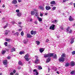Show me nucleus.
Instances as JSON below:
<instances>
[{"label": "nucleus", "mask_w": 75, "mask_h": 75, "mask_svg": "<svg viewBox=\"0 0 75 75\" xmlns=\"http://www.w3.org/2000/svg\"><path fill=\"white\" fill-rule=\"evenodd\" d=\"M8 34V31H7V30H6V32L5 33V35H7Z\"/></svg>", "instance_id": "f704fd0d"}, {"label": "nucleus", "mask_w": 75, "mask_h": 75, "mask_svg": "<svg viewBox=\"0 0 75 75\" xmlns=\"http://www.w3.org/2000/svg\"><path fill=\"white\" fill-rule=\"evenodd\" d=\"M7 59H11V57H7Z\"/></svg>", "instance_id": "a18cd8bd"}, {"label": "nucleus", "mask_w": 75, "mask_h": 75, "mask_svg": "<svg viewBox=\"0 0 75 75\" xmlns=\"http://www.w3.org/2000/svg\"><path fill=\"white\" fill-rule=\"evenodd\" d=\"M16 13H19L20 12V10L19 9H17L16 10Z\"/></svg>", "instance_id": "79ce46f5"}, {"label": "nucleus", "mask_w": 75, "mask_h": 75, "mask_svg": "<svg viewBox=\"0 0 75 75\" xmlns=\"http://www.w3.org/2000/svg\"><path fill=\"white\" fill-rule=\"evenodd\" d=\"M73 4V2H71L70 3V5H72V4Z\"/></svg>", "instance_id": "e2e57ef3"}, {"label": "nucleus", "mask_w": 75, "mask_h": 75, "mask_svg": "<svg viewBox=\"0 0 75 75\" xmlns=\"http://www.w3.org/2000/svg\"><path fill=\"white\" fill-rule=\"evenodd\" d=\"M56 9V7H54L52 8V11H54V10H55Z\"/></svg>", "instance_id": "2f4dec72"}, {"label": "nucleus", "mask_w": 75, "mask_h": 75, "mask_svg": "<svg viewBox=\"0 0 75 75\" xmlns=\"http://www.w3.org/2000/svg\"><path fill=\"white\" fill-rule=\"evenodd\" d=\"M3 63L4 65H6L7 64V60H3Z\"/></svg>", "instance_id": "1a4fd4ad"}, {"label": "nucleus", "mask_w": 75, "mask_h": 75, "mask_svg": "<svg viewBox=\"0 0 75 75\" xmlns=\"http://www.w3.org/2000/svg\"><path fill=\"white\" fill-rule=\"evenodd\" d=\"M67 31H69V33H72V30L71 29H70V27H68L67 29Z\"/></svg>", "instance_id": "7ed1b4c3"}, {"label": "nucleus", "mask_w": 75, "mask_h": 75, "mask_svg": "<svg viewBox=\"0 0 75 75\" xmlns=\"http://www.w3.org/2000/svg\"><path fill=\"white\" fill-rule=\"evenodd\" d=\"M45 8L46 10H50V9H51V7L49 6H47L45 7Z\"/></svg>", "instance_id": "9d476101"}, {"label": "nucleus", "mask_w": 75, "mask_h": 75, "mask_svg": "<svg viewBox=\"0 0 75 75\" xmlns=\"http://www.w3.org/2000/svg\"><path fill=\"white\" fill-rule=\"evenodd\" d=\"M28 42V40H23V42L24 44H26Z\"/></svg>", "instance_id": "dca6fc26"}, {"label": "nucleus", "mask_w": 75, "mask_h": 75, "mask_svg": "<svg viewBox=\"0 0 75 75\" xmlns=\"http://www.w3.org/2000/svg\"><path fill=\"white\" fill-rule=\"evenodd\" d=\"M19 3H21L22 1V0H18Z\"/></svg>", "instance_id": "49530a36"}, {"label": "nucleus", "mask_w": 75, "mask_h": 75, "mask_svg": "<svg viewBox=\"0 0 75 75\" xmlns=\"http://www.w3.org/2000/svg\"><path fill=\"white\" fill-rule=\"evenodd\" d=\"M18 73H16L15 75H19Z\"/></svg>", "instance_id": "774afa93"}, {"label": "nucleus", "mask_w": 75, "mask_h": 75, "mask_svg": "<svg viewBox=\"0 0 75 75\" xmlns=\"http://www.w3.org/2000/svg\"><path fill=\"white\" fill-rule=\"evenodd\" d=\"M72 55H75V51H73L72 52Z\"/></svg>", "instance_id": "58836bf2"}, {"label": "nucleus", "mask_w": 75, "mask_h": 75, "mask_svg": "<svg viewBox=\"0 0 75 75\" xmlns=\"http://www.w3.org/2000/svg\"><path fill=\"white\" fill-rule=\"evenodd\" d=\"M47 14H48V13H46L45 14V16H47Z\"/></svg>", "instance_id": "69168bd1"}, {"label": "nucleus", "mask_w": 75, "mask_h": 75, "mask_svg": "<svg viewBox=\"0 0 75 75\" xmlns=\"http://www.w3.org/2000/svg\"><path fill=\"white\" fill-rule=\"evenodd\" d=\"M53 58H55L56 59H57V57H53Z\"/></svg>", "instance_id": "5fc2aeb1"}, {"label": "nucleus", "mask_w": 75, "mask_h": 75, "mask_svg": "<svg viewBox=\"0 0 75 75\" xmlns=\"http://www.w3.org/2000/svg\"><path fill=\"white\" fill-rule=\"evenodd\" d=\"M74 42V40H72L71 41V44H72Z\"/></svg>", "instance_id": "09e8293b"}, {"label": "nucleus", "mask_w": 75, "mask_h": 75, "mask_svg": "<svg viewBox=\"0 0 75 75\" xmlns=\"http://www.w3.org/2000/svg\"><path fill=\"white\" fill-rule=\"evenodd\" d=\"M21 69V67H18V69Z\"/></svg>", "instance_id": "603ef678"}, {"label": "nucleus", "mask_w": 75, "mask_h": 75, "mask_svg": "<svg viewBox=\"0 0 75 75\" xmlns=\"http://www.w3.org/2000/svg\"><path fill=\"white\" fill-rule=\"evenodd\" d=\"M40 16H41V17H42V16H43V14H42V13H40Z\"/></svg>", "instance_id": "8fccbe9b"}, {"label": "nucleus", "mask_w": 75, "mask_h": 75, "mask_svg": "<svg viewBox=\"0 0 75 75\" xmlns=\"http://www.w3.org/2000/svg\"><path fill=\"white\" fill-rule=\"evenodd\" d=\"M57 73L58 74H59V72H58V71H57Z\"/></svg>", "instance_id": "0e129e2a"}, {"label": "nucleus", "mask_w": 75, "mask_h": 75, "mask_svg": "<svg viewBox=\"0 0 75 75\" xmlns=\"http://www.w3.org/2000/svg\"><path fill=\"white\" fill-rule=\"evenodd\" d=\"M55 3V1H52L51 2L50 4H54Z\"/></svg>", "instance_id": "b1692460"}, {"label": "nucleus", "mask_w": 75, "mask_h": 75, "mask_svg": "<svg viewBox=\"0 0 75 75\" xmlns=\"http://www.w3.org/2000/svg\"><path fill=\"white\" fill-rule=\"evenodd\" d=\"M4 45H5V46H7V42H5L4 43Z\"/></svg>", "instance_id": "4c0bfd02"}, {"label": "nucleus", "mask_w": 75, "mask_h": 75, "mask_svg": "<svg viewBox=\"0 0 75 75\" xmlns=\"http://www.w3.org/2000/svg\"><path fill=\"white\" fill-rule=\"evenodd\" d=\"M18 24L19 25H21V22H19L18 23Z\"/></svg>", "instance_id": "6e6d98bb"}, {"label": "nucleus", "mask_w": 75, "mask_h": 75, "mask_svg": "<svg viewBox=\"0 0 75 75\" xmlns=\"http://www.w3.org/2000/svg\"><path fill=\"white\" fill-rule=\"evenodd\" d=\"M31 34L32 35H35L36 34V31H34L33 30H32L31 31Z\"/></svg>", "instance_id": "0eeeda50"}, {"label": "nucleus", "mask_w": 75, "mask_h": 75, "mask_svg": "<svg viewBox=\"0 0 75 75\" xmlns=\"http://www.w3.org/2000/svg\"><path fill=\"white\" fill-rule=\"evenodd\" d=\"M63 0V2L64 3V2H66V1H68V0Z\"/></svg>", "instance_id": "3c124183"}, {"label": "nucleus", "mask_w": 75, "mask_h": 75, "mask_svg": "<svg viewBox=\"0 0 75 75\" xmlns=\"http://www.w3.org/2000/svg\"><path fill=\"white\" fill-rule=\"evenodd\" d=\"M18 31H22V29H18Z\"/></svg>", "instance_id": "bf43d9fd"}, {"label": "nucleus", "mask_w": 75, "mask_h": 75, "mask_svg": "<svg viewBox=\"0 0 75 75\" xmlns=\"http://www.w3.org/2000/svg\"><path fill=\"white\" fill-rule=\"evenodd\" d=\"M33 20V19L31 18L30 19V21H31Z\"/></svg>", "instance_id": "338daca9"}, {"label": "nucleus", "mask_w": 75, "mask_h": 75, "mask_svg": "<svg viewBox=\"0 0 75 75\" xmlns=\"http://www.w3.org/2000/svg\"><path fill=\"white\" fill-rule=\"evenodd\" d=\"M49 42V40L47 39L46 40V42Z\"/></svg>", "instance_id": "864d4df0"}, {"label": "nucleus", "mask_w": 75, "mask_h": 75, "mask_svg": "<svg viewBox=\"0 0 75 75\" xmlns=\"http://www.w3.org/2000/svg\"><path fill=\"white\" fill-rule=\"evenodd\" d=\"M17 16H18V17H20L21 16V12H19L17 13Z\"/></svg>", "instance_id": "4be33fe9"}, {"label": "nucleus", "mask_w": 75, "mask_h": 75, "mask_svg": "<svg viewBox=\"0 0 75 75\" xmlns=\"http://www.w3.org/2000/svg\"><path fill=\"white\" fill-rule=\"evenodd\" d=\"M12 3V4H17V0H13Z\"/></svg>", "instance_id": "4468645a"}, {"label": "nucleus", "mask_w": 75, "mask_h": 75, "mask_svg": "<svg viewBox=\"0 0 75 75\" xmlns=\"http://www.w3.org/2000/svg\"><path fill=\"white\" fill-rule=\"evenodd\" d=\"M40 62V60L38 59V58L36 59V60L35 62V63L36 64H38V63Z\"/></svg>", "instance_id": "9b49d317"}, {"label": "nucleus", "mask_w": 75, "mask_h": 75, "mask_svg": "<svg viewBox=\"0 0 75 75\" xmlns=\"http://www.w3.org/2000/svg\"><path fill=\"white\" fill-rule=\"evenodd\" d=\"M25 52L24 51H21L19 52V54L20 55H22V54H24Z\"/></svg>", "instance_id": "412c9836"}, {"label": "nucleus", "mask_w": 75, "mask_h": 75, "mask_svg": "<svg viewBox=\"0 0 75 75\" xmlns=\"http://www.w3.org/2000/svg\"><path fill=\"white\" fill-rule=\"evenodd\" d=\"M34 74L35 75H38V73L37 72V70L34 69L33 70Z\"/></svg>", "instance_id": "20e7f679"}, {"label": "nucleus", "mask_w": 75, "mask_h": 75, "mask_svg": "<svg viewBox=\"0 0 75 75\" xmlns=\"http://www.w3.org/2000/svg\"><path fill=\"white\" fill-rule=\"evenodd\" d=\"M75 62L74 61H71L70 62V65L71 66H72V67H74L75 66Z\"/></svg>", "instance_id": "39448f33"}, {"label": "nucleus", "mask_w": 75, "mask_h": 75, "mask_svg": "<svg viewBox=\"0 0 75 75\" xmlns=\"http://www.w3.org/2000/svg\"><path fill=\"white\" fill-rule=\"evenodd\" d=\"M37 18L38 19V20L40 22H41V21H42V18H39V17H37Z\"/></svg>", "instance_id": "aec40b11"}, {"label": "nucleus", "mask_w": 75, "mask_h": 75, "mask_svg": "<svg viewBox=\"0 0 75 75\" xmlns=\"http://www.w3.org/2000/svg\"><path fill=\"white\" fill-rule=\"evenodd\" d=\"M36 14H35V16L37 17H38V12H35Z\"/></svg>", "instance_id": "72a5a7b5"}, {"label": "nucleus", "mask_w": 75, "mask_h": 75, "mask_svg": "<svg viewBox=\"0 0 75 75\" xmlns=\"http://www.w3.org/2000/svg\"><path fill=\"white\" fill-rule=\"evenodd\" d=\"M25 57L24 58L25 59H26V61H29V58H28V57Z\"/></svg>", "instance_id": "c85d7f7f"}, {"label": "nucleus", "mask_w": 75, "mask_h": 75, "mask_svg": "<svg viewBox=\"0 0 75 75\" xmlns=\"http://www.w3.org/2000/svg\"><path fill=\"white\" fill-rule=\"evenodd\" d=\"M52 23H57L58 22V21L57 20H54V21H52Z\"/></svg>", "instance_id": "6ab92c4d"}, {"label": "nucleus", "mask_w": 75, "mask_h": 75, "mask_svg": "<svg viewBox=\"0 0 75 75\" xmlns=\"http://www.w3.org/2000/svg\"><path fill=\"white\" fill-rule=\"evenodd\" d=\"M7 27V25H6L5 26H4L3 27L4 28H6Z\"/></svg>", "instance_id": "37998d69"}, {"label": "nucleus", "mask_w": 75, "mask_h": 75, "mask_svg": "<svg viewBox=\"0 0 75 75\" xmlns=\"http://www.w3.org/2000/svg\"><path fill=\"white\" fill-rule=\"evenodd\" d=\"M11 39H6V41H7L8 42H9V41H10Z\"/></svg>", "instance_id": "7c9ffc66"}, {"label": "nucleus", "mask_w": 75, "mask_h": 75, "mask_svg": "<svg viewBox=\"0 0 75 75\" xmlns=\"http://www.w3.org/2000/svg\"><path fill=\"white\" fill-rule=\"evenodd\" d=\"M16 51V49H15V48L13 47V48H12L11 49V52H13L14 51Z\"/></svg>", "instance_id": "f3484780"}, {"label": "nucleus", "mask_w": 75, "mask_h": 75, "mask_svg": "<svg viewBox=\"0 0 75 75\" xmlns=\"http://www.w3.org/2000/svg\"><path fill=\"white\" fill-rule=\"evenodd\" d=\"M16 70H14L13 71V73H16Z\"/></svg>", "instance_id": "4d7b16f0"}, {"label": "nucleus", "mask_w": 75, "mask_h": 75, "mask_svg": "<svg viewBox=\"0 0 75 75\" xmlns=\"http://www.w3.org/2000/svg\"><path fill=\"white\" fill-rule=\"evenodd\" d=\"M27 37L28 38H31V37H32V36L30 34H28L27 35Z\"/></svg>", "instance_id": "a211bd4d"}, {"label": "nucleus", "mask_w": 75, "mask_h": 75, "mask_svg": "<svg viewBox=\"0 0 75 75\" xmlns=\"http://www.w3.org/2000/svg\"><path fill=\"white\" fill-rule=\"evenodd\" d=\"M59 62H64L65 60V58L64 57L60 58L59 59Z\"/></svg>", "instance_id": "f03ea898"}, {"label": "nucleus", "mask_w": 75, "mask_h": 75, "mask_svg": "<svg viewBox=\"0 0 75 75\" xmlns=\"http://www.w3.org/2000/svg\"><path fill=\"white\" fill-rule=\"evenodd\" d=\"M6 52V50H2L1 51V53L2 55H4Z\"/></svg>", "instance_id": "6e6552de"}, {"label": "nucleus", "mask_w": 75, "mask_h": 75, "mask_svg": "<svg viewBox=\"0 0 75 75\" xmlns=\"http://www.w3.org/2000/svg\"><path fill=\"white\" fill-rule=\"evenodd\" d=\"M29 56H30V55H29V54H28L27 53L25 55V57H29Z\"/></svg>", "instance_id": "a19ab883"}, {"label": "nucleus", "mask_w": 75, "mask_h": 75, "mask_svg": "<svg viewBox=\"0 0 75 75\" xmlns=\"http://www.w3.org/2000/svg\"><path fill=\"white\" fill-rule=\"evenodd\" d=\"M33 10H34V11H36V12H37V10L36 9H33Z\"/></svg>", "instance_id": "13d9d810"}, {"label": "nucleus", "mask_w": 75, "mask_h": 75, "mask_svg": "<svg viewBox=\"0 0 75 75\" xmlns=\"http://www.w3.org/2000/svg\"><path fill=\"white\" fill-rule=\"evenodd\" d=\"M39 7H40V9H41V10H44V7H43L42 6H39Z\"/></svg>", "instance_id": "5701e85b"}, {"label": "nucleus", "mask_w": 75, "mask_h": 75, "mask_svg": "<svg viewBox=\"0 0 75 75\" xmlns=\"http://www.w3.org/2000/svg\"><path fill=\"white\" fill-rule=\"evenodd\" d=\"M51 61V58L50 57H49L46 60L47 62H49Z\"/></svg>", "instance_id": "2eb2a0df"}, {"label": "nucleus", "mask_w": 75, "mask_h": 75, "mask_svg": "<svg viewBox=\"0 0 75 75\" xmlns=\"http://www.w3.org/2000/svg\"><path fill=\"white\" fill-rule=\"evenodd\" d=\"M56 35L57 36V38H59L60 36L59 35H59L58 33L56 32Z\"/></svg>", "instance_id": "393cba45"}, {"label": "nucleus", "mask_w": 75, "mask_h": 75, "mask_svg": "<svg viewBox=\"0 0 75 75\" xmlns=\"http://www.w3.org/2000/svg\"><path fill=\"white\" fill-rule=\"evenodd\" d=\"M2 7H3V8H4V7H5V5H4V4H3V5Z\"/></svg>", "instance_id": "680f3d73"}, {"label": "nucleus", "mask_w": 75, "mask_h": 75, "mask_svg": "<svg viewBox=\"0 0 75 75\" xmlns=\"http://www.w3.org/2000/svg\"><path fill=\"white\" fill-rule=\"evenodd\" d=\"M31 15L33 16V15H34V14H35V12L34 11H32L31 12Z\"/></svg>", "instance_id": "bb28decb"}, {"label": "nucleus", "mask_w": 75, "mask_h": 75, "mask_svg": "<svg viewBox=\"0 0 75 75\" xmlns=\"http://www.w3.org/2000/svg\"><path fill=\"white\" fill-rule=\"evenodd\" d=\"M10 75H13L14 73H13L12 72H11L10 73Z\"/></svg>", "instance_id": "de8ad7c7"}, {"label": "nucleus", "mask_w": 75, "mask_h": 75, "mask_svg": "<svg viewBox=\"0 0 75 75\" xmlns=\"http://www.w3.org/2000/svg\"><path fill=\"white\" fill-rule=\"evenodd\" d=\"M38 68L39 70H41V69H42V68L41 67V66H39L38 67Z\"/></svg>", "instance_id": "c756f323"}, {"label": "nucleus", "mask_w": 75, "mask_h": 75, "mask_svg": "<svg viewBox=\"0 0 75 75\" xmlns=\"http://www.w3.org/2000/svg\"><path fill=\"white\" fill-rule=\"evenodd\" d=\"M44 50H45V49L43 48H40V49L39 51L41 53H42L43 51H44Z\"/></svg>", "instance_id": "ddd939ff"}, {"label": "nucleus", "mask_w": 75, "mask_h": 75, "mask_svg": "<svg viewBox=\"0 0 75 75\" xmlns=\"http://www.w3.org/2000/svg\"><path fill=\"white\" fill-rule=\"evenodd\" d=\"M44 57H52L54 55V57H57V54L54 53H50L47 54H45L44 55Z\"/></svg>", "instance_id": "f257e3e1"}, {"label": "nucleus", "mask_w": 75, "mask_h": 75, "mask_svg": "<svg viewBox=\"0 0 75 75\" xmlns=\"http://www.w3.org/2000/svg\"><path fill=\"white\" fill-rule=\"evenodd\" d=\"M14 23H15V21H13L12 22V24H14Z\"/></svg>", "instance_id": "052dcab7"}, {"label": "nucleus", "mask_w": 75, "mask_h": 75, "mask_svg": "<svg viewBox=\"0 0 75 75\" xmlns=\"http://www.w3.org/2000/svg\"><path fill=\"white\" fill-rule=\"evenodd\" d=\"M70 64L69 63H67L65 65V67H68L69 66Z\"/></svg>", "instance_id": "a878e982"}, {"label": "nucleus", "mask_w": 75, "mask_h": 75, "mask_svg": "<svg viewBox=\"0 0 75 75\" xmlns=\"http://www.w3.org/2000/svg\"><path fill=\"white\" fill-rule=\"evenodd\" d=\"M21 34L22 36H23L24 35V32H23V31H22L21 33Z\"/></svg>", "instance_id": "e433bc0d"}, {"label": "nucleus", "mask_w": 75, "mask_h": 75, "mask_svg": "<svg viewBox=\"0 0 75 75\" xmlns=\"http://www.w3.org/2000/svg\"><path fill=\"white\" fill-rule=\"evenodd\" d=\"M36 44L38 45L40 44V42L39 41H36Z\"/></svg>", "instance_id": "cd10ccee"}, {"label": "nucleus", "mask_w": 75, "mask_h": 75, "mask_svg": "<svg viewBox=\"0 0 75 75\" xmlns=\"http://www.w3.org/2000/svg\"><path fill=\"white\" fill-rule=\"evenodd\" d=\"M74 20V19L72 18V16H70L69 18V21H72Z\"/></svg>", "instance_id": "f8f14e48"}, {"label": "nucleus", "mask_w": 75, "mask_h": 75, "mask_svg": "<svg viewBox=\"0 0 75 75\" xmlns=\"http://www.w3.org/2000/svg\"><path fill=\"white\" fill-rule=\"evenodd\" d=\"M50 29H51V30H54L55 29V25H53L50 27Z\"/></svg>", "instance_id": "423d86ee"}, {"label": "nucleus", "mask_w": 75, "mask_h": 75, "mask_svg": "<svg viewBox=\"0 0 75 75\" xmlns=\"http://www.w3.org/2000/svg\"><path fill=\"white\" fill-rule=\"evenodd\" d=\"M74 72H75V71H72L71 72V75H74Z\"/></svg>", "instance_id": "c9c22d12"}, {"label": "nucleus", "mask_w": 75, "mask_h": 75, "mask_svg": "<svg viewBox=\"0 0 75 75\" xmlns=\"http://www.w3.org/2000/svg\"><path fill=\"white\" fill-rule=\"evenodd\" d=\"M18 64L20 65H22V62H21V61H19L18 62Z\"/></svg>", "instance_id": "473e14b6"}, {"label": "nucleus", "mask_w": 75, "mask_h": 75, "mask_svg": "<svg viewBox=\"0 0 75 75\" xmlns=\"http://www.w3.org/2000/svg\"><path fill=\"white\" fill-rule=\"evenodd\" d=\"M65 53H63V54L62 55L61 57H65Z\"/></svg>", "instance_id": "ea45409f"}, {"label": "nucleus", "mask_w": 75, "mask_h": 75, "mask_svg": "<svg viewBox=\"0 0 75 75\" xmlns=\"http://www.w3.org/2000/svg\"><path fill=\"white\" fill-rule=\"evenodd\" d=\"M34 23H35V24H38V22H37V21H35L34 22Z\"/></svg>", "instance_id": "c03bdc74"}]
</instances>
